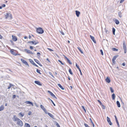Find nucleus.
Masks as SVG:
<instances>
[{"label":"nucleus","mask_w":127,"mask_h":127,"mask_svg":"<svg viewBox=\"0 0 127 127\" xmlns=\"http://www.w3.org/2000/svg\"><path fill=\"white\" fill-rule=\"evenodd\" d=\"M118 15L120 18H121L122 17V13L121 12H118Z\"/></svg>","instance_id":"obj_36"},{"label":"nucleus","mask_w":127,"mask_h":127,"mask_svg":"<svg viewBox=\"0 0 127 127\" xmlns=\"http://www.w3.org/2000/svg\"><path fill=\"white\" fill-rule=\"evenodd\" d=\"M16 95H13V96L12 97V98L13 99H14V98H15L16 97Z\"/></svg>","instance_id":"obj_54"},{"label":"nucleus","mask_w":127,"mask_h":127,"mask_svg":"<svg viewBox=\"0 0 127 127\" xmlns=\"http://www.w3.org/2000/svg\"><path fill=\"white\" fill-rule=\"evenodd\" d=\"M60 32L61 33V34L62 35H64V32H63V31L62 30H61V31H60Z\"/></svg>","instance_id":"obj_44"},{"label":"nucleus","mask_w":127,"mask_h":127,"mask_svg":"<svg viewBox=\"0 0 127 127\" xmlns=\"http://www.w3.org/2000/svg\"><path fill=\"white\" fill-rule=\"evenodd\" d=\"M47 49H48L50 51H54L53 50L51 49L47 48Z\"/></svg>","instance_id":"obj_52"},{"label":"nucleus","mask_w":127,"mask_h":127,"mask_svg":"<svg viewBox=\"0 0 127 127\" xmlns=\"http://www.w3.org/2000/svg\"><path fill=\"white\" fill-rule=\"evenodd\" d=\"M40 53L39 52H38L37 53V55L39 56H40Z\"/></svg>","instance_id":"obj_56"},{"label":"nucleus","mask_w":127,"mask_h":127,"mask_svg":"<svg viewBox=\"0 0 127 127\" xmlns=\"http://www.w3.org/2000/svg\"><path fill=\"white\" fill-rule=\"evenodd\" d=\"M21 60L23 64H25L26 65H28V67H29V65L28 63L26 61L22 59H21Z\"/></svg>","instance_id":"obj_6"},{"label":"nucleus","mask_w":127,"mask_h":127,"mask_svg":"<svg viewBox=\"0 0 127 127\" xmlns=\"http://www.w3.org/2000/svg\"><path fill=\"white\" fill-rule=\"evenodd\" d=\"M112 49L113 51H117L118 50V49H117L116 48H112Z\"/></svg>","instance_id":"obj_39"},{"label":"nucleus","mask_w":127,"mask_h":127,"mask_svg":"<svg viewBox=\"0 0 127 127\" xmlns=\"http://www.w3.org/2000/svg\"><path fill=\"white\" fill-rule=\"evenodd\" d=\"M33 65L35 66L38 67V66L35 63Z\"/></svg>","instance_id":"obj_58"},{"label":"nucleus","mask_w":127,"mask_h":127,"mask_svg":"<svg viewBox=\"0 0 127 127\" xmlns=\"http://www.w3.org/2000/svg\"><path fill=\"white\" fill-rule=\"evenodd\" d=\"M115 22L116 24L118 25L119 24V21L117 19H116L115 20Z\"/></svg>","instance_id":"obj_30"},{"label":"nucleus","mask_w":127,"mask_h":127,"mask_svg":"<svg viewBox=\"0 0 127 127\" xmlns=\"http://www.w3.org/2000/svg\"><path fill=\"white\" fill-rule=\"evenodd\" d=\"M58 61H59V62L60 63H61V64L62 65H64V64L63 63H62V62L61 60H58Z\"/></svg>","instance_id":"obj_49"},{"label":"nucleus","mask_w":127,"mask_h":127,"mask_svg":"<svg viewBox=\"0 0 127 127\" xmlns=\"http://www.w3.org/2000/svg\"><path fill=\"white\" fill-rule=\"evenodd\" d=\"M116 103L118 107H120L121 106V105L119 102L117 101L116 102Z\"/></svg>","instance_id":"obj_24"},{"label":"nucleus","mask_w":127,"mask_h":127,"mask_svg":"<svg viewBox=\"0 0 127 127\" xmlns=\"http://www.w3.org/2000/svg\"><path fill=\"white\" fill-rule=\"evenodd\" d=\"M17 124L20 127H22L23 125V122L20 119L17 121Z\"/></svg>","instance_id":"obj_4"},{"label":"nucleus","mask_w":127,"mask_h":127,"mask_svg":"<svg viewBox=\"0 0 127 127\" xmlns=\"http://www.w3.org/2000/svg\"><path fill=\"white\" fill-rule=\"evenodd\" d=\"M8 17H10V19H12V14L10 13H8Z\"/></svg>","instance_id":"obj_35"},{"label":"nucleus","mask_w":127,"mask_h":127,"mask_svg":"<svg viewBox=\"0 0 127 127\" xmlns=\"http://www.w3.org/2000/svg\"><path fill=\"white\" fill-rule=\"evenodd\" d=\"M32 112H31V111H30L28 113V115H31L32 114Z\"/></svg>","instance_id":"obj_53"},{"label":"nucleus","mask_w":127,"mask_h":127,"mask_svg":"<svg viewBox=\"0 0 127 127\" xmlns=\"http://www.w3.org/2000/svg\"><path fill=\"white\" fill-rule=\"evenodd\" d=\"M39 42H38L37 40H34L32 41H29L27 42L28 43L30 44L31 45L32 44L35 45L37 44Z\"/></svg>","instance_id":"obj_2"},{"label":"nucleus","mask_w":127,"mask_h":127,"mask_svg":"<svg viewBox=\"0 0 127 127\" xmlns=\"http://www.w3.org/2000/svg\"><path fill=\"white\" fill-rule=\"evenodd\" d=\"M119 56V55H117L114 56L112 60H115L116 58H117Z\"/></svg>","instance_id":"obj_26"},{"label":"nucleus","mask_w":127,"mask_h":127,"mask_svg":"<svg viewBox=\"0 0 127 127\" xmlns=\"http://www.w3.org/2000/svg\"><path fill=\"white\" fill-rule=\"evenodd\" d=\"M19 119L17 118L16 115H14L13 116V120L14 121H18L19 120Z\"/></svg>","instance_id":"obj_8"},{"label":"nucleus","mask_w":127,"mask_h":127,"mask_svg":"<svg viewBox=\"0 0 127 127\" xmlns=\"http://www.w3.org/2000/svg\"><path fill=\"white\" fill-rule=\"evenodd\" d=\"M36 72L37 73L41 74V73H40V70L38 69H36Z\"/></svg>","instance_id":"obj_43"},{"label":"nucleus","mask_w":127,"mask_h":127,"mask_svg":"<svg viewBox=\"0 0 127 127\" xmlns=\"http://www.w3.org/2000/svg\"><path fill=\"white\" fill-rule=\"evenodd\" d=\"M106 82L108 83H109L110 82V80L109 78L107 77L105 79Z\"/></svg>","instance_id":"obj_20"},{"label":"nucleus","mask_w":127,"mask_h":127,"mask_svg":"<svg viewBox=\"0 0 127 127\" xmlns=\"http://www.w3.org/2000/svg\"><path fill=\"white\" fill-rule=\"evenodd\" d=\"M76 66L77 67L78 69L80 72V74L81 75H82V74L81 72V71L80 69L79 68V66L77 64V63H76Z\"/></svg>","instance_id":"obj_15"},{"label":"nucleus","mask_w":127,"mask_h":127,"mask_svg":"<svg viewBox=\"0 0 127 127\" xmlns=\"http://www.w3.org/2000/svg\"><path fill=\"white\" fill-rule=\"evenodd\" d=\"M92 126L93 127H94V126H95V125H94V124L93 123H92Z\"/></svg>","instance_id":"obj_63"},{"label":"nucleus","mask_w":127,"mask_h":127,"mask_svg":"<svg viewBox=\"0 0 127 127\" xmlns=\"http://www.w3.org/2000/svg\"><path fill=\"white\" fill-rule=\"evenodd\" d=\"M123 48L124 50L125 53H126L127 52V47L126 44L125 42L123 41Z\"/></svg>","instance_id":"obj_3"},{"label":"nucleus","mask_w":127,"mask_h":127,"mask_svg":"<svg viewBox=\"0 0 127 127\" xmlns=\"http://www.w3.org/2000/svg\"><path fill=\"white\" fill-rule=\"evenodd\" d=\"M97 101L98 102L100 103L101 105L102 104H103L101 102L100 100H98Z\"/></svg>","instance_id":"obj_45"},{"label":"nucleus","mask_w":127,"mask_h":127,"mask_svg":"<svg viewBox=\"0 0 127 127\" xmlns=\"http://www.w3.org/2000/svg\"><path fill=\"white\" fill-rule=\"evenodd\" d=\"M34 104L37 107H38V105H37V104L36 103H34Z\"/></svg>","instance_id":"obj_64"},{"label":"nucleus","mask_w":127,"mask_h":127,"mask_svg":"<svg viewBox=\"0 0 127 127\" xmlns=\"http://www.w3.org/2000/svg\"><path fill=\"white\" fill-rule=\"evenodd\" d=\"M2 7H4L5 6V5L4 4H3L2 6Z\"/></svg>","instance_id":"obj_57"},{"label":"nucleus","mask_w":127,"mask_h":127,"mask_svg":"<svg viewBox=\"0 0 127 127\" xmlns=\"http://www.w3.org/2000/svg\"><path fill=\"white\" fill-rule=\"evenodd\" d=\"M37 32L39 34H42L44 32V30L41 28L39 27L36 29Z\"/></svg>","instance_id":"obj_1"},{"label":"nucleus","mask_w":127,"mask_h":127,"mask_svg":"<svg viewBox=\"0 0 127 127\" xmlns=\"http://www.w3.org/2000/svg\"><path fill=\"white\" fill-rule=\"evenodd\" d=\"M76 15L77 17L79 16V15L80 14V12L79 11L76 10L75 11Z\"/></svg>","instance_id":"obj_14"},{"label":"nucleus","mask_w":127,"mask_h":127,"mask_svg":"<svg viewBox=\"0 0 127 127\" xmlns=\"http://www.w3.org/2000/svg\"><path fill=\"white\" fill-rule=\"evenodd\" d=\"M34 61H35L40 66H42V65L39 63V61L38 60L34 59Z\"/></svg>","instance_id":"obj_18"},{"label":"nucleus","mask_w":127,"mask_h":127,"mask_svg":"<svg viewBox=\"0 0 127 127\" xmlns=\"http://www.w3.org/2000/svg\"><path fill=\"white\" fill-rule=\"evenodd\" d=\"M112 61L113 62V64H115V60H112Z\"/></svg>","instance_id":"obj_50"},{"label":"nucleus","mask_w":127,"mask_h":127,"mask_svg":"<svg viewBox=\"0 0 127 127\" xmlns=\"http://www.w3.org/2000/svg\"><path fill=\"white\" fill-rule=\"evenodd\" d=\"M45 114H48V115L52 118L53 119H54V116L51 113H50L48 112L47 111L46 112H45Z\"/></svg>","instance_id":"obj_7"},{"label":"nucleus","mask_w":127,"mask_h":127,"mask_svg":"<svg viewBox=\"0 0 127 127\" xmlns=\"http://www.w3.org/2000/svg\"><path fill=\"white\" fill-rule=\"evenodd\" d=\"M10 52L13 55H15V56H16L17 55H18L14 51V50L13 49H11L10 50Z\"/></svg>","instance_id":"obj_9"},{"label":"nucleus","mask_w":127,"mask_h":127,"mask_svg":"<svg viewBox=\"0 0 127 127\" xmlns=\"http://www.w3.org/2000/svg\"><path fill=\"white\" fill-rule=\"evenodd\" d=\"M4 108V107L3 105H2L0 107V111L3 110Z\"/></svg>","instance_id":"obj_22"},{"label":"nucleus","mask_w":127,"mask_h":127,"mask_svg":"<svg viewBox=\"0 0 127 127\" xmlns=\"http://www.w3.org/2000/svg\"><path fill=\"white\" fill-rule=\"evenodd\" d=\"M100 52L101 53V55H103V52L102 50L101 49H100Z\"/></svg>","instance_id":"obj_47"},{"label":"nucleus","mask_w":127,"mask_h":127,"mask_svg":"<svg viewBox=\"0 0 127 127\" xmlns=\"http://www.w3.org/2000/svg\"><path fill=\"white\" fill-rule=\"evenodd\" d=\"M55 123L57 127H60L59 124L57 122H55Z\"/></svg>","instance_id":"obj_40"},{"label":"nucleus","mask_w":127,"mask_h":127,"mask_svg":"<svg viewBox=\"0 0 127 127\" xmlns=\"http://www.w3.org/2000/svg\"><path fill=\"white\" fill-rule=\"evenodd\" d=\"M90 37L91 39L92 40V41L94 42L95 43H96V42L95 40L94 39V37L93 36H92L91 35H90Z\"/></svg>","instance_id":"obj_17"},{"label":"nucleus","mask_w":127,"mask_h":127,"mask_svg":"<svg viewBox=\"0 0 127 127\" xmlns=\"http://www.w3.org/2000/svg\"><path fill=\"white\" fill-rule=\"evenodd\" d=\"M58 85L62 90L64 89V88L60 84H58Z\"/></svg>","instance_id":"obj_23"},{"label":"nucleus","mask_w":127,"mask_h":127,"mask_svg":"<svg viewBox=\"0 0 127 127\" xmlns=\"http://www.w3.org/2000/svg\"><path fill=\"white\" fill-rule=\"evenodd\" d=\"M115 94H112V99L114 100L115 99Z\"/></svg>","instance_id":"obj_29"},{"label":"nucleus","mask_w":127,"mask_h":127,"mask_svg":"<svg viewBox=\"0 0 127 127\" xmlns=\"http://www.w3.org/2000/svg\"><path fill=\"white\" fill-rule=\"evenodd\" d=\"M34 83L35 84H36L39 86H42V85L40 83V82L38 81H34Z\"/></svg>","instance_id":"obj_16"},{"label":"nucleus","mask_w":127,"mask_h":127,"mask_svg":"<svg viewBox=\"0 0 127 127\" xmlns=\"http://www.w3.org/2000/svg\"><path fill=\"white\" fill-rule=\"evenodd\" d=\"M116 121L118 127H120L118 120Z\"/></svg>","instance_id":"obj_42"},{"label":"nucleus","mask_w":127,"mask_h":127,"mask_svg":"<svg viewBox=\"0 0 127 127\" xmlns=\"http://www.w3.org/2000/svg\"><path fill=\"white\" fill-rule=\"evenodd\" d=\"M25 103L27 104H29L31 105L32 106H33V103L30 101H26Z\"/></svg>","instance_id":"obj_19"},{"label":"nucleus","mask_w":127,"mask_h":127,"mask_svg":"<svg viewBox=\"0 0 127 127\" xmlns=\"http://www.w3.org/2000/svg\"><path fill=\"white\" fill-rule=\"evenodd\" d=\"M18 115L19 116H20L21 117H22L24 116V113H22V112H20L18 114Z\"/></svg>","instance_id":"obj_21"},{"label":"nucleus","mask_w":127,"mask_h":127,"mask_svg":"<svg viewBox=\"0 0 127 127\" xmlns=\"http://www.w3.org/2000/svg\"><path fill=\"white\" fill-rule=\"evenodd\" d=\"M77 48L82 54L83 53V52L82 51V50H81V48L80 47H78Z\"/></svg>","instance_id":"obj_27"},{"label":"nucleus","mask_w":127,"mask_h":127,"mask_svg":"<svg viewBox=\"0 0 127 127\" xmlns=\"http://www.w3.org/2000/svg\"><path fill=\"white\" fill-rule=\"evenodd\" d=\"M69 72L72 75L73 74V73L72 72L70 68L69 70Z\"/></svg>","instance_id":"obj_38"},{"label":"nucleus","mask_w":127,"mask_h":127,"mask_svg":"<svg viewBox=\"0 0 127 127\" xmlns=\"http://www.w3.org/2000/svg\"><path fill=\"white\" fill-rule=\"evenodd\" d=\"M40 107L43 110L45 113L47 112L46 109L44 107V106L42 105H40Z\"/></svg>","instance_id":"obj_12"},{"label":"nucleus","mask_w":127,"mask_h":127,"mask_svg":"<svg viewBox=\"0 0 127 127\" xmlns=\"http://www.w3.org/2000/svg\"><path fill=\"white\" fill-rule=\"evenodd\" d=\"M24 50L26 51L28 53L33 54V53L29 50H28L27 49H25Z\"/></svg>","instance_id":"obj_11"},{"label":"nucleus","mask_w":127,"mask_h":127,"mask_svg":"<svg viewBox=\"0 0 127 127\" xmlns=\"http://www.w3.org/2000/svg\"><path fill=\"white\" fill-rule=\"evenodd\" d=\"M69 88L70 89L72 90V86H70L69 87Z\"/></svg>","instance_id":"obj_62"},{"label":"nucleus","mask_w":127,"mask_h":127,"mask_svg":"<svg viewBox=\"0 0 127 127\" xmlns=\"http://www.w3.org/2000/svg\"><path fill=\"white\" fill-rule=\"evenodd\" d=\"M110 89L111 93H113L114 92V91L112 88V87H110Z\"/></svg>","instance_id":"obj_41"},{"label":"nucleus","mask_w":127,"mask_h":127,"mask_svg":"<svg viewBox=\"0 0 127 127\" xmlns=\"http://www.w3.org/2000/svg\"><path fill=\"white\" fill-rule=\"evenodd\" d=\"M114 117H115V120L116 121L117 120H118L116 116V115L114 116Z\"/></svg>","instance_id":"obj_60"},{"label":"nucleus","mask_w":127,"mask_h":127,"mask_svg":"<svg viewBox=\"0 0 127 127\" xmlns=\"http://www.w3.org/2000/svg\"><path fill=\"white\" fill-rule=\"evenodd\" d=\"M66 60L67 61V62L69 64H72V63L70 62V61L68 59Z\"/></svg>","instance_id":"obj_33"},{"label":"nucleus","mask_w":127,"mask_h":127,"mask_svg":"<svg viewBox=\"0 0 127 127\" xmlns=\"http://www.w3.org/2000/svg\"><path fill=\"white\" fill-rule=\"evenodd\" d=\"M115 29L114 28H112V32H113V34L114 35H115Z\"/></svg>","instance_id":"obj_31"},{"label":"nucleus","mask_w":127,"mask_h":127,"mask_svg":"<svg viewBox=\"0 0 127 127\" xmlns=\"http://www.w3.org/2000/svg\"><path fill=\"white\" fill-rule=\"evenodd\" d=\"M13 85L12 84H9V86H8L7 88V89H9L12 86H13Z\"/></svg>","instance_id":"obj_34"},{"label":"nucleus","mask_w":127,"mask_h":127,"mask_svg":"<svg viewBox=\"0 0 127 127\" xmlns=\"http://www.w3.org/2000/svg\"><path fill=\"white\" fill-rule=\"evenodd\" d=\"M107 120L110 125H112V123L111 121L110 118L108 117H107Z\"/></svg>","instance_id":"obj_10"},{"label":"nucleus","mask_w":127,"mask_h":127,"mask_svg":"<svg viewBox=\"0 0 127 127\" xmlns=\"http://www.w3.org/2000/svg\"><path fill=\"white\" fill-rule=\"evenodd\" d=\"M29 62L32 64H33L34 63L33 61L31 59H29Z\"/></svg>","instance_id":"obj_28"},{"label":"nucleus","mask_w":127,"mask_h":127,"mask_svg":"<svg viewBox=\"0 0 127 127\" xmlns=\"http://www.w3.org/2000/svg\"><path fill=\"white\" fill-rule=\"evenodd\" d=\"M25 127H30V126L29 124L26 123L25 124Z\"/></svg>","instance_id":"obj_25"},{"label":"nucleus","mask_w":127,"mask_h":127,"mask_svg":"<svg viewBox=\"0 0 127 127\" xmlns=\"http://www.w3.org/2000/svg\"><path fill=\"white\" fill-rule=\"evenodd\" d=\"M84 125L85 127H90L87 124H86L85 123Z\"/></svg>","instance_id":"obj_51"},{"label":"nucleus","mask_w":127,"mask_h":127,"mask_svg":"<svg viewBox=\"0 0 127 127\" xmlns=\"http://www.w3.org/2000/svg\"><path fill=\"white\" fill-rule=\"evenodd\" d=\"M12 37L13 40L14 41H16L17 40V38L15 36L12 35Z\"/></svg>","instance_id":"obj_13"},{"label":"nucleus","mask_w":127,"mask_h":127,"mask_svg":"<svg viewBox=\"0 0 127 127\" xmlns=\"http://www.w3.org/2000/svg\"><path fill=\"white\" fill-rule=\"evenodd\" d=\"M122 65L124 66H125V63H123V64H122Z\"/></svg>","instance_id":"obj_61"},{"label":"nucleus","mask_w":127,"mask_h":127,"mask_svg":"<svg viewBox=\"0 0 127 127\" xmlns=\"http://www.w3.org/2000/svg\"><path fill=\"white\" fill-rule=\"evenodd\" d=\"M101 106V107L103 109H105V106L103 104Z\"/></svg>","instance_id":"obj_46"},{"label":"nucleus","mask_w":127,"mask_h":127,"mask_svg":"<svg viewBox=\"0 0 127 127\" xmlns=\"http://www.w3.org/2000/svg\"><path fill=\"white\" fill-rule=\"evenodd\" d=\"M8 15V13H6V14L5 15V19H7L8 17H9Z\"/></svg>","instance_id":"obj_37"},{"label":"nucleus","mask_w":127,"mask_h":127,"mask_svg":"<svg viewBox=\"0 0 127 127\" xmlns=\"http://www.w3.org/2000/svg\"><path fill=\"white\" fill-rule=\"evenodd\" d=\"M48 100H50L51 101V102H52V104H53L54 106H56L55 104L54 103L53 101L51 99H50L49 98H48Z\"/></svg>","instance_id":"obj_32"},{"label":"nucleus","mask_w":127,"mask_h":127,"mask_svg":"<svg viewBox=\"0 0 127 127\" xmlns=\"http://www.w3.org/2000/svg\"><path fill=\"white\" fill-rule=\"evenodd\" d=\"M124 1V0H121L120 1V3H122Z\"/></svg>","instance_id":"obj_59"},{"label":"nucleus","mask_w":127,"mask_h":127,"mask_svg":"<svg viewBox=\"0 0 127 127\" xmlns=\"http://www.w3.org/2000/svg\"><path fill=\"white\" fill-rule=\"evenodd\" d=\"M82 108L83 109V110L85 111V112H86V110L85 108V107L83 106H82Z\"/></svg>","instance_id":"obj_48"},{"label":"nucleus","mask_w":127,"mask_h":127,"mask_svg":"<svg viewBox=\"0 0 127 127\" xmlns=\"http://www.w3.org/2000/svg\"><path fill=\"white\" fill-rule=\"evenodd\" d=\"M47 92L53 98H55L56 99H57V97L51 92L49 91H47Z\"/></svg>","instance_id":"obj_5"},{"label":"nucleus","mask_w":127,"mask_h":127,"mask_svg":"<svg viewBox=\"0 0 127 127\" xmlns=\"http://www.w3.org/2000/svg\"><path fill=\"white\" fill-rule=\"evenodd\" d=\"M30 48L31 49V50H32V49H33V47L32 46H30Z\"/></svg>","instance_id":"obj_55"}]
</instances>
